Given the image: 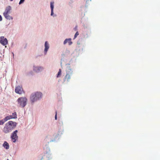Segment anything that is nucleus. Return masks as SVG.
Segmentation results:
<instances>
[{
    "mask_svg": "<svg viewBox=\"0 0 160 160\" xmlns=\"http://www.w3.org/2000/svg\"><path fill=\"white\" fill-rule=\"evenodd\" d=\"M18 132V130H16L12 133L11 136V138L12 140V142H16V140L18 139V136L17 134Z\"/></svg>",
    "mask_w": 160,
    "mask_h": 160,
    "instance_id": "6",
    "label": "nucleus"
},
{
    "mask_svg": "<svg viewBox=\"0 0 160 160\" xmlns=\"http://www.w3.org/2000/svg\"><path fill=\"white\" fill-rule=\"evenodd\" d=\"M2 20V18L1 16L0 15V21Z\"/></svg>",
    "mask_w": 160,
    "mask_h": 160,
    "instance_id": "21",
    "label": "nucleus"
},
{
    "mask_svg": "<svg viewBox=\"0 0 160 160\" xmlns=\"http://www.w3.org/2000/svg\"><path fill=\"white\" fill-rule=\"evenodd\" d=\"M11 1H12L13 0H10Z\"/></svg>",
    "mask_w": 160,
    "mask_h": 160,
    "instance_id": "22",
    "label": "nucleus"
},
{
    "mask_svg": "<svg viewBox=\"0 0 160 160\" xmlns=\"http://www.w3.org/2000/svg\"><path fill=\"white\" fill-rule=\"evenodd\" d=\"M75 28L76 29L77 28V27H76Z\"/></svg>",
    "mask_w": 160,
    "mask_h": 160,
    "instance_id": "23",
    "label": "nucleus"
},
{
    "mask_svg": "<svg viewBox=\"0 0 160 160\" xmlns=\"http://www.w3.org/2000/svg\"><path fill=\"white\" fill-rule=\"evenodd\" d=\"M2 146L6 149H8L9 148V146L8 143L6 141H5L3 143Z\"/></svg>",
    "mask_w": 160,
    "mask_h": 160,
    "instance_id": "12",
    "label": "nucleus"
},
{
    "mask_svg": "<svg viewBox=\"0 0 160 160\" xmlns=\"http://www.w3.org/2000/svg\"><path fill=\"white\" fill-rule=\"evenodd\" d=\"M17 123L15 122L9 121L7 123L4 127L3 131L5 133L11 132L16 127Z\"/></svg>",
    "mask_w": 160,
    "mask_h": 160,
    "instance_id": "1",
    "label": "nucleus"
},
{
    "mask_svg": "<svg viewBox=\"0 0 160 160\" xmlns=\"http://www.w3.org/2000/svg\"><path fill=\"white\" fill-rule=\"evenodd\" d=\"M72 73V71L71 69L68 68L67 70V74L65 76L64 78V82H68L71 78V77Z\"/></svg>",
    "mask_w": 160,
    "mask_h": 160,
    "instance_id": "4",
    "label": "nucleus"
},
{
    "mask_svg": "<svg viewBox=\"0 0 160 160\" xmlns=\"http://www.w3.org/2000/svg\"><path fill=\"white\" fill-rule=\"evenodd\" d=\"M43 69V68L41 67H34L33 70L36 72H38Z\"/></svg>",
    "mask_w": 160,
    "mask_h": 160,
    "instance_id": "10",
    "label": "nucleus"
},
{
    "mask_svg": "<svg viewBox=\"0 0 160 160\" xmlns=\"http://www.w3.org/2000/svg\"><path fill=\"white\" fill-rule=\"evenodd\" d=\"M4 119L5 121H6V122L8 120H9L11 119H12V118H11V116L10 115H9L6 117Z\"/></svg>",
    "mask_w": 160,
    "mask_h": 160,
    "instance_id": "15",
    "label": "nucleus"
},
{
    "mask_svg": "<svg viewBox=\"0 0 160 160\" xmlns=\"http://www.w3.org/2000/svg\"><path fill=\"white\" fill-rule=\"evenodd\" d=\"M55 120L57 119V112L56 111V114L55 116Z\"/></svg>",
    "mask_w": 160,
    "mask_h": 160,
    "instance_id": "20",
    "label": "nucleus"
},
{
    "mask_svg": "<svg viewBox=\"0 0 160 160\" xmlns=\"http://www.w3.org/2000/svg\"><path fill=\"white\" fill-rule=\"evenodd\" d=\"M49 44L48 43L47 41H46L45 43V49L44 50V52L45 54H46L49 48Z\"/></svg>",
    "mask_w": 160,
    "mask_h": 160,
    "instance_id": "9",
    "label": "nucleus"
},
{
    "mask_svg": "<svg viewBox=\"0 0 160 160\" xmlns=\"http://www.w3.org/2000/svg\"><path fill=\"white\" fill-rule=\"evenodd\" d=\"M68 42L69 45H71L72 43V42L71 41V38H69L66 39L63 42V44H65Z\"/></svg>",
    "mask_w": 160,
    "mask_h": 160,
    "instance_id": "11",
    "label": "nucleus"
},
{
    "mask_svg": "<svg viewBox=\"0 0 160 160\" xmlns=\"http://www.w3.org/2000/svg\"><path fill=\"white\" fill-rule=\"evenodd\" d=\"M24 1L25 0H20L19 3V4H21L22 3H23L24 2Z\"/></svg>",
    "mask_w": 160,
    "mask_h": 160,
    "instance_id": "19",
    "label": "nucleus"
},
{
    "mask_svg": "<svg viewBox=\"0 0 160 160\" xmlns=\"http://www.w3.org/2000/svg\"><path fill=\"white\" fill-rule=\"evenodd\" d=\"M42 93L40 92H36L32 93L30 97V100L32 102L39 100L42 97Z\"/></svg>",
    "mask_w": 160,
    "mask_h": 160,
    "instance_id": "2",
    "label": "nucleus"
},
{
    "mask_svg": "<svg viewBox=\"0 0 160 160\" xmlns=\"http://www.w3.org/2000/svg\"><path fill=\"white\" fill-rule=\"evenodd\" d=\"M78 35L79 33L78 32H77L74 35V39H75Z\"/></svg>",
    "mask_w": 160,
    "mask_h": 160,
    "instance_id": "18",
    "label": "nucleus"
},
{
    "mask_svg": "<svg viewBox=\"0 0 160 160\" xmlns=\"http://www.w3.org/2000/svg\"><path fill=\"white\" fill-rule=\"evenodd\" d=\"M27 99L25 97H21L17 100L18 106L24 108L27 104Z\"/></svg>",
    "mask_w": 160,
    "mask_h": 160,
    "instance_id": "3",
    "label": "nucleus"
},
{
    "mask_svg": "<svg viewBox=\"0 0 160 160\" xmlns=\"http://www.w3.org/2000/svg\"><path fill=\"white\" fill-rule=\"evenodd\" d=\"M0 43L3 45L5 46L8 44V41L4 37H1L0 38Z\"/></svg>",
    "mask_w": 160,
    "mask_h": 160,
    "instance_id": "7",
    "label": "nucleus"
},
{
    "mask_svg": "<svg viewBox=\"0 0 160 160\" xmlns=\"http://www.w3.org/2000/svg\"><path fill=\"white\" fill-rule=\"evenodd\" d=\"M12 118H17V113L15 112L12 113V115H10Z\"/></svg>",
    "mask_w": 160,
    "mask_h": 160,
    "instance_id": "14",
    "label": "nucleus"
},
{
    "mask_svg": "<svg viewBox=\"0 0 160 160\" xmlns=\"http://www.w3.org/2000/svg\"><path fill=\"white\" fill-rule=\"evenodd\" d=\"M7 160H9L8 159H7Z\"/></svg>",
    "mask_w": 160,
    "mask_h": 160,
    "instance_id": "24",
    "label": "nucleus"
},
{
    "mask_svg": "<svg viewBox=\"0 0 160 160\" xmlns=\"http://www.w3.org/2000/svg\"><path fill=\"white\" fill-rule=\"evenodd\" d=\"M11 9V8L10 6H8L6 7L5 12L3 13V15L7 19H10V16L8 15L10 13V11Z\"/></svg>",
    "mask_w": 160,
    "mask_h": 160,
    "instance_id": "5",
    "label": "nucleus"
},
{
    "mask_svg": "<svg viewBox=\"0 0 160 160\" xmlns=\"http://www.w3.org/2000/svg\"><path fill=\"white\" fill-rule=\"evenodd\" d=\"M15 91L16 93L21 94L22 91V88L20 86H17L16 87Z\"/></svg>",
    "mask_w": 160,
    "mask_h": 160,
    "instance_id": "8",
    "label": "nucleus"
},
{
    "mask_svg": "<svg viewBox=\"0 0 160 160\" xmlns=\"http://www.w3.org/2000/svg\"><path fill=\"white\" fill-rule=\"evenodd\" d=\"M5 122L4 119L0 120V125H3Z\"/></svg>",
    "mask_w": 160,
    "mask_h": 160,
    "instance_id": "17",
    "label": "nucleus"
},
{
    "mask_svg": "<svg viewBox=\"0 0 160 160\" xmlns=\"http://www.w3.org/2000/svg\"><path fill=\"white\" fill-rule=\"evenodd\" d=\"M54 2H51L50 3V7L51 8V16L53 14V8H54Z\"/></svg>",
    "mask_w": 160,
    "mask_h": 160,
    "instance_id": "13",
    "label": "nucleus"
},
{
    "mask_svg": "<svg viewBox=\"0 0 160 160\" xmlns=\"http://www.w3.org/2000/svg\"><path fill=\"white\" fill-rule=\"evenodd\" d=\"M61 70L60 69L57 76V78H58L61 75Z\"/></svg>",
    "mask_w": 160,
    "mask_h": 160,
    "instance_id": "16",
    "label": "nucleus"
}]
</instances>
